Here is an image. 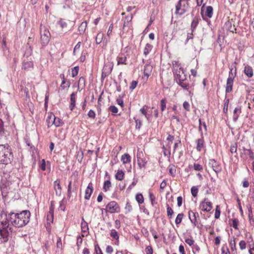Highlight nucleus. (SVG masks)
I'll return each mask as SVG.
<instances>
[{
	"instance_id": "13d9d810",
	"label": "nucleus",
	"mask_w": 254,
	"mask_h": 254,
	"mask_svg": "<svg viewBox=\"0 0 254 254\" xmlns=\"http://www.w3.org/2000/svg\"><path fill=\"white\" fill-rule=\"evenodd\" d=\"M239 222V220L237 218H234L232 220V226L236 230L238 229V225Z\"/></svg>"
},
{
	"instance_id": "3c124183",
	"label": "nucleus",
	"mask_w": 254,
	"mask_h": 254,
	"mask_svg": "<svg viewBox=\"0 0 254 254\" xmlns=\"http://www.w3.org/2000/svg\"><path fill=\"white\" fill-rule=\"evenodd\" d=\"M66 203V200L65 198H64L60 202V208L63 211H64L65 209V204Z\"/></svg>"
},
{
	"instance_id": "dca6fc26",
	"label": "nucleus",
	"mask_w": 254,
	"mask_h": 254,
	"mask_svg": "<svg viewBox=\"0 0 254 254\" xmlns=\"http://www.w3.org/2000/svg\"><path fill=\"white\" fill-rule=\"evenodd\" d=\"M114 64L112 63H107L104 64L102 71L105 72L107 74H110L112 71Z\"/></svg>"
},
{
	"instance_id": "774afa93",
	"label": "nucleus",
	"mask_w": 254,
	"mask_h": 254,
	"mask_svg": "<svg viewBox=\"0 0 254 254\" xmlns=\"http://www.w3.org/2000/svg\"><path fill=\"white\" fill-rule=\"evenodd\" d=\"M87 115L89 118L94 119L95 118L96 114L93 110H90L88 112Z\"/></svg>"
},
{
	"instance_id": "6e6d98bb",
	"label": "nucleus",
	"mask_w": 254,
	"mask_h": 254,
	"mask_svg": "<svg viewBox=\"0 0 254 254\" xmlns=\"http://www.w3.org/2000/svg\"><path fill=\"white\" fill-rule=\"evenodd\" d=\"M134 119L135 120V124H136V125H135L136 129H139L142 125V121L140 120L136 119V118L135 117H134Z\"/></svg>"
},
{
	"instance_id": "f3484780",
	"label": "nucleus",
	"mask_w": 254,
	"mask_h": 254,
	"mask_svg": "<svg viewBox=\"0 0 254 254\" xmlns=\"http://www.w3.org/2000/svg\"><path fill=\"white\" fill-rule=\"evenodd\" d=\"M224 27L227 31H229L232 33H234L235 32H236V28L235 27V25H234L233 27H232V23L230 20H227L225 22Z\"/></svg>"
},
{
	"instance_id": "5fc2aeb1",
	"label": "nucleus",
	"mask_w": 254,
	"mask_h": 254,
	"mask_svg": "<svg viewBox=\"0 0 254 254\" xmlns=\"http://www.w3.org/2000/svg\"><path fill=\"white\" fill-rule=\"evenodd\" d=\"M204 4H203L202 7H201V15L202 16V17L203 18V19L205 21H206V22L207 23L208 25H211V21L210 19H209L208 18H205L204 17V15H203V8L204 7Z\"/></svg>"
},
{
	"instance_id": "2f4dec72",
	"label": "nucleus",
	"mask_w": 254,
	"mask_h": 254,
	"mask_svg": "<svg viewBox=\"0 0 254 254\" xmlns=\"http://www.w3.org/2000/svg\"><path fill=\"white\" fill-rule=\"evenodd\" d=\"M234 68H235L234 69V72H233V67H231L230 69V71L229 72V76H228V78H232V79H235V77H236V74H237V68H236V66H234Z\"/></svg>"
},
{
	"instance_id": "bb28decb",
	"label": "nucleus",
	"mask_w": 254,
	"mask_h": 254,
	"mask_svg": "<svg viewBox=\"0 0 254 254\" xmlns=\"http://www.w3.org/2000/svg\"><path fill=\"white\" fill-rule=\"evenodd\" d=\"M125 173L122 170H118L115 175V178L119 181H122L124 179Z\"/></svg>"
},
{
	"instance_id": "79ce46f5",
	"label": "nucleus",
	"mask_w": 254,
	"mask_h": 254,
	"mask_svg": "<svg viewBox=\"0 0 254 254\" xmlns=\"http://www.w3.org/2000/svg\"><path fill=\"white\" fill-rule=\"evenodd\" d=\"M26 46V50L24 54V56L28 57L32 55V49L30 46H29V44Z\"/></svg>"
},
{
	"instance_id": "4be33fe9",
	"label": "nucleus",
	"mask_w": 254,
	"mask_h": 254,
	"mask_svg": "<svg viewBox=\"0 0 254 254\" xmlns=\"http://www.w3.org/2000/svg\"><path fill=\"white\" fill-rule=\"evenodd\" d=\"M76 92H72L70 95V104L69 106L70 109L71 110H73L75 106V96L76 95Z\"/></svg>"
},
{
	"instance_id": "f03ea898",
	"label": "nucleus",
	"mask_w": 254,
	"mask_h": 254,
	"mask_svg": "<svg viewBox=\"0 0 254 254\" xmlns=\"http://www.w3.org/2000/svg\"><path fill=\"white\" fill-rule=\"evenodd\" d=\"M13 158L11 147L8 144L0 145V163L4 165L11 164Z\"/></svg>"
},
{
	"instance_id": "0eeeda50",
	"label": "nucleus",
	"mask_w": 254,
	"mask_h": 254,
	"mask_svg": "<svg viewBox=\"0 0 254 254\" xmlns=\"http://www.w3.org/2000/svg\"><path fill=\"white\" fill-rule=\"evenodd\" d=\"M208 165L212 168L213 170L216 174H218L222 171V167L220 164L214 159H209Z\"/></svg>"
},
{
	"instance_id": "2eb2a0df",
	"label": "nucleus",
	"mask_w": 254,
	"mask_h": 254,
	"mask_svg": "<svg viewBox=\"0 0 254 254\" xmlns=\"http://www.w3.org/2000/svg\"><path fill=\"white\" fill-rule=\"evenodd\" d=\"M153 69V66L150 64H147L144 65V76L146 77L147 79L150 75Z\"/></svg>"
},
{
	"instance_id": "c9c22d12",
	"label": "nucleus",
	"mask_w": 254,
	"mask_h": 254,
	"mask_svg": "<svg viewBox=\"0 0 254 254\" xmlns=\"http://www.w3.org/2000/svg\"><path fill=\"white\" fill-rule=\"evenodd\" d=\"M81 228L82 233H86L88 230V225L86 221L81 222Z\"/></svg>"
},
{
	"instance_id": "b1692460",
	"label": "nucleus",
	"mask_w": 254,
	"mask_h": 254,
	"mask_svg": "<svg viewBox=\"0 0 254 254\" xmlns=\"http://www.w3.org/2000/svg\"><path fill=\"white\" fill-rule=\"evenodd\" d=\"M33 67V63L31 61L23 62L22 68L26 70H29L31 68Z\"/></svg>"
},
{
	"instance_id": "e433bc0d",
	"label": "nucleus",
	"mask_w": 254,
	"mask_h": 254,
	"mask_svg": "<svg viewBox=\"0 0 254 254\" xmlns=\"http://www.w3.org/2000/svg\"><path fill=\"white\" fill-rule=\"evenodd\" d=\"M135 199L139 204L144 202V197L141 193H137L135 195Z\"/></svg>"
},
{
	"instance_id": "c03bdc74",
	"label": "nucleus",
	"mask_w": 254,
	"mask_h": 254,
	"mask_svg": "<svg viewBox=\"0 0 254 254\" xmlns=\"http://www.w3.org/2000/svg\"><path fill=\"white\" fill-rule=\"evenodd\" d=\"M79 70V67L78 66H76L71 68V76L73 77H75L77 75Z\"/></svg>"
},
{
	"instance_id": "052dcab7",
	"label": "nucleus",
	"mask_w": 254,
	"mask_h": 254,
	"mask_svg": "<svg viewBox=\"0 0 254 254\" xmlns=\"http://www.w3.org/2000/svg\"><path fill=\"white\" fill-rule=\"evenodd\" d=\"M145 252L146 254H153V249L151 246H148L145 249Z\"/></svg>"
},
{
	"instance_id": "49530a36",
	"label": "nucleus",
	"mask_w": 254,
	"mask_h": 254,
	"mask_svg": "<svg viewBox=\"0 0 254 254\" xmlns=\"http://www.w3.org/2000/svg\"><path fill=\"white\" fill-rule=\"evenodd\" d=\"M167 216L169 218L171 219L173 217V215L174 214L173 210L167 204Z\"/></svg>"
},
{
	"instance_id": "37998d69",
	"label": "nucleus",
	"mask_w": 254,
	"mask_h": 254,
	"mask_svg": "<svg viewBox=\"0 0 254 254\" xmlns=\"http://www.w3.org/2000/svg\"><path fill=\"white\" fill-rule=\"evenodd\" d=\"M198 122H199V127H198L199 131H200L201 136H202L203 135H202L201 126H203L205 130H207V126H206V125L205 122H203V123L201 122V120L200 119H199Z\"/></svg>"
},
{
	"instance_id": "aec40b11",
	"label": "nucleus",
	"mask_w": 254,
	"mask_h": 254,
	"mask_svg": "<svg viewBox=\"0 0 254 254\" xmlns=\"http://www.w3.org/2000/svg\"><path fill=\"white\" fill-rule=\"evenodd\" d=\"M55 189L56 190V194L57 195H60L61 193L62 188L60 185V181L59 180H57L54 182Z\"/></svg>"
},
{
	"instance_id": "680f3d73",
	"label": "nucleus",
	"mask_w": 254,
	"mask_h": 254,
	"mask_svg": "<svg viewBox=\"0 0 254 254\" xmlns=\"http://www.w3.org/2000/svg\"><path fill=\"white\" fill-rule=\"evenodd\" d=\"M109 110L114 114H116L118 112V109L117 107L114 105L110 106Z\"/></svg>"
},
{
	"instance_id": "09e8293b",
	"label": "nucleus",
	"mask_w": 254,
	"mask_h": 254,
	"mask_svg": "<svg viewBox=\"0 0 254 254\" xmlns=\"http://www.w3.org/2000/svg\"><path fill=\"white\" fill-rule=\"evenodd\" d=\"M229 250L226 244L223 245L221 248V254H230Z\"/></svg>"
},
{
	"instance_id": "e2e57ef3",
	"label": "nucleus",
	"mask_w": 254,
	"mask_h": 254,
	"mask_svg": "<svg viewBox=\"0 0 254 254\" xmlns=\"http://www.w3.org/2000/svg\"><path fill=\"white\" fill-rule=\"evenodd\" d=\"M185 242L189 246H191L194 245V241L192 238H187L185 239Z\"/></svg>"
},
{
	"instance_id": "4c0bfd02",
	"label": "nucleus",
	"mask_w": 254,
	"mask_h": 254,
	"mask_svg": "<svg viewBox=\"0 0 254 254\" xmlns=\"http://www.w3.org/2000/svg\"><path fill=\"white\" fill-rule=\"evenodd\" d=\"M184 216V213H181L178 214L176 219H175V223L177 225H179L182 221L183 218Z\"/></svg>"
},
{
	"instance_id": "a211bd4d",
	"label": "nucleus",
	"mask_w": 254,
	"mask_h": 254,
	"mask_svg": "<svg viewBox=\"0 0 254 254\" xmlns=\"http://www.w3.org/2000/svg\"><path fill=\"white\" fill-rule=\"evenodd\" d=\"M241 113V107H237L235 108L233 111V120L234 122H236Z\"/></svg>"
},
{
	"instance_id": "5701e85b",
	"label": "nucleus",
	"mask_w": 254,
	"mask_h": 254,
	"mask_svg": "<svg viewBox=\"0 0 254 254\" xmlns=\"http://www.w3.org/2000/svg\"><path fill=\"white\" fill-rule=\"evenodd\" d=\"M137 161L139 169H141L143 168H145L147 162L145 161V160L143 159L141 157H138V155H137Z\"/></svg>"
},
{
	"instance_id": "4468645a",
	"label": "nucleus",
	"mask_w": 254,
	"mask_h": 254,
	"mask_svg": "<svg viewBox=\"0 0 254 254\" xmlns=\"http://www.w3.org/2000/svg\"><path fill=\"white\" fill-rule=\"evenodd\" d=\"M234 80V79H232L231 78H227L225 88V92L226 94L230 93L232 91Z\"/></svg>"
},
{
	"instance_id": "9b49d317",
	"label": "nucleus",
	"mask_w": 254,
	"mask_h": 254,
	"mask_svg": "<svg viewBox=\"0 0 254 254\" xmlns=\"http://www.w3.org/2000/svg\"><path fill=\"white\" fill-rule=\"evenodd\" d=\"M200 20V18L198 14H197L193 18L190 25V30L192 32L195 31Z\"/></svg>"
},
{
	"instance_id": "4d7b16f0",
	"label": "nucleus",
	"mask_w": 254,
	"mask_h": 254,
	"mask_svg": "<svg viewBox=\"0 0 254 254\" xmlns=\"http://www.w3.org/2000/svg\"><path fill=\"white\" fill-rule=\"evenodd\" d=\"M95 253H96V254H103V253H102V250H101L99 245L96 243V244H95Z\"/></svg>"
},
{
	"instance_id": "a878e982",
	"label": "nucleus",
	"mask_w": 254,
	"mask_h": 254,
	"mask_svg": "<svg viewBox=\"0 0 254 254\" xmlns=\"http://www.w3.org/2000/svg\"><path fill=\"white\" fill-rule=\"evenodd\" d=\"M121 161L123 164L129 163L131 161V157L128 153H125L122 156Z\"/></svg>"
},
{
	"instance_id": "f704fd0d",
	"label": "nucleus",
	"mask_w": 254,
	"mask_h": 254,
	"mask_svg": "<svg viewBox=\"0 0 254 254\" xmlns=\"http://www.w3.org/2000/svg\"><path fill=\"white\" fill-rule=\"evenodd\" d=\"M117 60L118 61V65L122 64H126V61L127 60V57L125 56H124V57L118 56L117 58Z\"/></svg>"
},
{
	"instance_id": "bf43d9fd",
	"label": "nucleus",
	"mask_w": 254,
	"mask_h": 254,
	"mask_svg": "<svg viewBox=\"0 0 254 254\" xmlns=\"http://www.w3.org/2000/svg\"><path fill=\"white\" fill-rule=\"evenodd\" d=\"M163 154L164 156H167L169 158L170 157L171 151L170 149H168V152L167 153V148L165 146L162 147Z\"/></svg>"
},
{
	"instance_id": "9d476101",
	"label": "nucleus",
	"mask_w": 254,
	"mask_h": 254,
	"mask_svg": "<svg viewBox=\"0 0 254 254\" xmlns=\"http://www.w3.org/2000/svg\"><path fill=\"white\" fill-rule=\"evenodd\" d=\"M183 2H185V0H180L177 4L176 5V11L175 13L176 14H179L180 15H182L186 12H187V10L186 8H181L182 6V3Z\"/></svg>"
},
{
	"instance_id": "a19ab883",
	"label": "nucleus",
	"mask_w": 254,
	"mask_h": 254,
	"mask_svg": "<svg viewBox=\"0 0 254 254\" xmlns=\"http://www.w3.org/2000/svg\"><path fill=\"white\" fill-rule=\"evenodd\" d=\"M70 82L69 81H67L66 79L62 80L61 87L63 89H65L66 87L68 88L70 86Z\"/></svg>"
},
{
	"instance_id": "de8ad7c7",
	"label": "nucleus",
	"mask_w": 254,
	"mask_h": 254,
	"mask_svg": "<svg viewBox=\"0 0 254 254\" xmlns=\"http://www.w3.org/2000/svg\"><path fill=\"white\" fill-rule=\"evenodd\" d=\"M191 193L193 197H196L197 195L198 189L197 186H193L190 189Z\"/></svg>"
},
{
	"instance_id": "412c9836",
	"label": "nucleus",
	"mask_w": 254,
	"mask_h": 254,
	"mask_svg": "<svg viewBox=\"0 0 254 254\" xmlns=\"http://www.w3.org/2000/svg\"><path fill=\"white\" fill-rule=\"evenodd\" d=\"M197 145H196V149L198 151H200L202 149V148L204 146V139L203 137L202 136L201 138H199L196 140V141Z\"/></svg>"
},
{
	"instance_id": "393cba45",
	"label": "nucleus",
	"mask_w": 254,
	"mask_h": 254,
	"mask_svg": "<svg viewBox=\"0 0 254 254\" xmlns=\"http://www.w3.org/2000/svg\"><path fill=\"white\" fill-rule=\"evenodd\" d=\"M87 22L86 21H84L81 23L78 28L80 35L83 34L85 32Z\"/></svg>"
},
{
	"instance_id": "1a4fd4ad",
	"label": "nucleus",
	"mask_w": 254,
	"mask_h": 254,
	"mask_svg": "<svg viewBox=\"0 0 254 254\" xmlns=\"http://www.w3.org/2000/svg\"><path fill=\"white\" fill-rule=\"evenodd\" d=\"M8 125H4V122L0 118V136L5 137L8 134Z\"/></svg>"
},
{
	"instance_id": "f8f14e48",
	"label": "nucleus",
	"mask_w": 254,
	"mask_h": 254,
	"mask_svg": "<svg viewBox=\"0 0 254 254\" xmlns=\"http://www.w3.org/2000/svg\"><path fill=\"white\" fill-rule=\"evenodd\" d=\"M77 190V186L75 183L73 184V186L72 187L71 181L69 182L67 187V196L68 199H69L71 196V192H75L76 193Z\"/></svg>"
},
{
	"instance_id": "f257e3e1",
	"label": "nucleus",
	"mask_w": 254,
	"mask_h": 254,
	"mask_svg": "<svg viewBox=\"0 0 254 254\" xmlns=\"http://www.w3.org/2000/svg\"><path fill=\"white\" fill-rule=\"evenodd\" d=\"M1 219H3L0 222V239L2 243L7 242L12 234L13 229L10 226L21 228L26 226L30 221L31 213L29 210H25L19 212H10L7 213L2 210L0 213Z\"/></svg>"
},
{
	"instance_id": "58836bf2",
	"label": "nucleus",
	"mask_w": 254,
	"mask_h": 254,
	"mask_svg": "<svg viewBox=\"0 0 254 254\" xmlns=\"http://www.w3.org/2000/svg\"><path fill=\"white\" fill-rule=\"evenodd\" d=\"M167 100L166 98H163L160 101V108L161 112H163L166 108Z\"/></svg>"
},
{
	"instance_id": "7ed1b4c3",
	"label": "nucleus",
	"mask_w": 254,
	"mask_h": 254,
	"mask_svg": "<svg viewBox=\"0 0 254 254\" xmlns=\"http://www.w3.org/2000/svg\"><path fill=\"white\" fill-rule=\"evenodd\" d=\"M175 80L177 83L183 89L189 91L190 94L191 92L189 91L190 84L187 79V75L184 74V69L182 67L179 68V70L176 72L174 75Z\"/></svg>"
},
{
	"instance_id": "603ef678",
	"label": "nucleus",
	"mask_w": 254,
	"mask_h": 254,
	"mask_svg": "<svg viewBox=\"0 0 254 254\" xmlns=\"http://www.w3.org/2000/svg\"><path fill=\"white\" fill-rule=\"evenodd\" d=\"M169 171L170 174L173 176L174 177L176 174V169L175 168V167L174 166H169Z\"/></svg>"
},
{
	"instance_id": "7c9ffc66",
	"label": "nucleus",
	"mask_w": 254,
	"mask_h": 254,
	"mask_svg": "<svg viewBox=\"0 0 254 254\" xmlns=\"http://www.w3.org/2000/svg\"><path fill=\"white\" fill-rule=\"evenodd\" d=\"M109 180L105 181L104 183L103 189L105 192L107 191L111 187V183L110 180V176L109 177Z\"/></svg>"
},
{
	"instance_id": "72a5a7b5",
	"label": "nucleus",
	"mask_w": 254,
	"mask_h": 254,
	"mask_svg": "<svg viewBox=\"0 0 254 254\" xmlns=\"http://www.w3.org/2000/svg\"><path fill=\"white\" fill-rule=\"evenodd\" d=\"M213 9L211 6H207L206 7L205 14L208 18H211L213 15Z\"/></svg>"
},
{
	"instance_id": "6e6552de",
	"label": "nucleus",
	"mask_w": 254,
	"mask_h": 254,
	"mask_svg": "<svg viewBox=\"0 0 254 254\" xmlns=\"http://www.w3.org/2000/svg\"><path fill=\"white\" fill-rule=\"evenodd\" d=\"M106 209L111 213L118 212L120 209L118 204L115 201H110L106 205Z\"/></svg>"
},
{
	"instance_id": "6ab92c4d",
	"label": "nucleus",
	"mask_w": 254,
	"mask_h": 254,
	"mask_svg": "<svg viewBox=\"0 0 254 254\" xmlns=\"http://www.w3.org/2000/svg\"><path fill=\"white\" fill-rule=\"evenodd\" d=\"M244 72L245 74L249 78L252 77L254 75L253 69L250 65H246L244 68Z\"/></svg>"
},
{
	"instance_id": "ddd939ff",
	"label": "nucleus",
	"mask_w": 254,
	"mask_h": 254,
	"mask_svg": "<svg viewBox=\"0 0 254 254\" xmlns=\"http://www.w3.org/2000/svg\"><path fill=\"white\" fill-rule=\"evenodd\" d=\"M93 188L92 186V183L90 182L89 183L85 192L84 198L88 200L90 199V196L93 192Z\"/></svg>"
},
{
	"instance_id": "20e7f679",
	"label": "nucleus",
	"mask_w": 254,
	"mask_h": 254,
	"mask_svg": "<svg viewBox=\"0 0 254 254\" xmlns=\"http://www.w3.org/2000/svg\"><path fill=\"white\" fill-rule=\"evenodd\" d=\"M189 218L192 224L193 227H196L199 229H201L202 225L201 224V221L199 214L197 212H193L190 210L189 211Z\"/></svg>"
},
{
	"instance_id": "39448f33",
	"label": "nucleus",
	"mask_w": 254,
	"mask_h": 254,
	"mask_svg": "<svg viewBox=\"0 0 254 254\" xmlns=\"http://www.w3.org/2000/svg\"><path fill=\"white\" fill-rule=\"evenodd\" d=\"M51 34L49 30L44 28V30L41 31V41L43 46H47L50 39Z\"/></svg>"
},
{
	"instance_id": "8fccbe9b",
	"label": "nucleus",
	"mask_w": 254,
	"mask_h": 254,
	"mask_svg": "<svg viewBox=\"0 0 254 254\" xmlns=\"http://www.w3.org/2000/svg\"><path fill=\"white\" fill-rule=\"evenodd\" d=\"M110 236L113 238L115 239L116 240H118L119 238V236L118 232L115 230L112 229L110 233Z\"/></svg>"
},
{
	"instance_id": "c85d7f7f",
	"label": "nucleus",
	"mask_w": 254,
	"mask_h": 254,
	"mask_svg": "<svg viewBox=\"0 0 254 254\" xmlns=\"http://www.w3.org/2000/svg\"><path fill=\"white\" fill-rule=\"evenodd\" d=\"M55 117V116L53 113H48V115L46 119V122L47 123V126L48 127H50L52 126V124H51V121L54 120Z\"/></svg>"
},
{
	"instance_id": "338daca9",
	"label": "nucleus",
	"mask_w": 254,
	"mask_h": 254,
	"mask_svg": "<svg viewBox=\"0 0 254 254\" xmlns=\"http://www.w3.org/2000/svg\"><path fill=\"white\" fill-rule=\"evenodd\" d=\"M138 82L137 81L133 80L131 82L130 86L129 87V89L131 90H133L135 89L137 86Z\"/></svg>"
},
{
	"instance_id": "cd10ccee",
	"label": "nucleus",
	"mask_w": 254,
	"mask_h": 254,
	"mask_svg": "<svg viewBox=\"0 0 254 254\" xmlns=\"http://www.w3.org/2000/svg\"><path fill=\"white\" fill-rule=\"evenodd\" d=\"M51 124L52 125H54L56 127H59L61 126L63 124V123L61 119L55 117L54 120L51 121Z\"/></svg>"
},
{
	"instance_id": "0e129e2a",
	"label": "nucleus",
	"mask_w": 254,
	"mask_h": 254,
	"mask_svg": "<svg viewBox=\"0 0 254 254\" xmlns=\"http://www.w3.org/2000/svg\"><path fill=\"white\" fill-rule=\"evenodd\" d=\"M82 238L80 236H77L76 245L77 246L78 250L79 249L80 245L82 244Z\"/></svg>"
},
{
	"instance_id": "423d86ee",
	"label": "nucleus",
	"mask_w": 254,
	"mask_h": 254,
	"mask_svg": "<svg viewBox=\"0 0 254 254\" xmlns=\"http://www.w3.org/2000/svg\"><path fill=\"white\" fill-rule=\"evenodd\" d=\"M212 203L208 201V198L205 197L200 202L199 208L203 211L209 212L212 208Z\"/></svg>"
},
{
	"instance_id": "a18cd8bd",
	"label": "nucleus",
	"mask_w": 254,
	"mask_h": 254,
	"mask_svg": "<svg viewBox=\"0 0 254 254\" xmlns=\"http://www.w3.org/2000/svg\"><path fill=\"white\" fill-rule=\"evenodd\" d=\"M229 99L225 98L224 100V105L223 108V112L226 115L228 110V105L229 103Z\"/></svg>"
},
{
	"instance_id": "473e14b6",
	"label": "nucleus",
	"mask_w": 254,
	"mask_h": 254,
	"mask_svg": "<svg viewBox=\"0 0 254 254\" xmlns=\"http://www.w3.org/2000/svg\"><path fill=\"white\" fill-rule=\"evenodd\" d=\"M152 48H153L152 45H151V44H150L149 43H147L145 45L144 49V51H143L144 55L146 56L149 53V52L151 51Z\"/></svg>"
},
{
	"instance_id": "864d4df0",
	"label": "nucleus",
	"mask_w": 254,
	"mask_h": 254,
	"mask_svg": "<svg viewBox=\"0 0 254 254\" xmlns=\"http://www.w3.org/2000/svg\"><path fill=\"white\" fill-rule=\"evenodd\" d=\"M125 209L126 210V212H125L126 214L129 213V212H130L132 210V206L128 201H127V202Z\"/></svg>"
},
{
	"instance_id": "ea45409f",
	"label": "nucleus",
	"mask_w": 254,
	"mask_h": 254,
	"mask_svg": "<svg viewBox=\"0 0 254 254\" xmlns=\"http://www.w3.org/2000/svg\"><path fill=\"white\" fill-rule=\"evenodd\" d=\"M237 142L234 143L233 144L231 145L230 151L231 153H236L235 157H237Z\"/></svg>"
},
{
	"instance_id": "69168bd1",
	"label": "nucleus",
	"mask_w": 254,
	"mask_h": 254,
	"mask_svg": "<svg viewBox=\"0 0 254 254\" xmlns=\"http://www.w3.org/2000/svg\"><path fill=\"white\" fill-rule=\"evenodd\" d=\"M240 248L241 250H244L246 248V243L245 241L242 240L239 242Z\"/></svg>"
},
{
	"instance_id": "c756f323",
	"label": "nucleus",
	"mask_w": 254,
	"mask_h": 254,
	"mask_svg": "<svg viewBox=\"0 0 254 254\" xmlns=\"http://www.w3.org/2000/svg\"><path fill=\"white\" fill-rule=\"evenodd\" d=\"M86 85V80L85 78L81 76L79 78V81H78V89H79V88L81 87V90H82L83 88H84Z\"/></svg>"
}]
</instances>
